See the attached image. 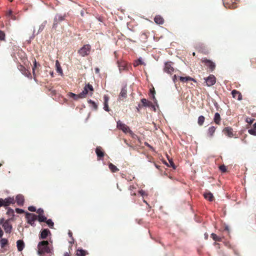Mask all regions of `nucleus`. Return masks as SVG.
<instances>
[{
    "instance_id": "58836bf2",
    "label": "nucleus",
    "mask_w": 256,
    "mask_h": 256,
    "mask_svg": "<svg viewBox=\"0 0 256 256\" xmlns=\"http://www.w3.org/2000/svg\"><path fill=\"white\" fill-rule=\"evenodd\" d=\"M46 222L50 228H52L54 227V223L52 222L51 219H46Z\"/></svg>"
},
{
    "instance_id": "a19ab883",
    "label": "nucleus",
    "mask_w": 256,
    "mask_h": 256,
    "mask_svg": "<svg viewBox=\"0 0 256 256\" xmlns=\"http://www.w3.org/2000/svg\"><path fill=\"white\" fill-rule=\"evenodd\" d=\"M6 214L9 216H13L14 214V211L12 209L8 208V211Z\"/></svg>"
},
{
    "instance_id": "f8f14e48",
    "label": "nucleus",
    "mask_w": 256,
    "mask_h": 256,
    "mask_svg": "<svg viewBox=\"0 0 256 256\" xmlns=\"http://www.w3.org/2000/svg\"><path fill=\"white\" fill-rule=\"evenodd\" d=\"M2 206H8L10 204H14V200L13 198H8L5 199H2Z\"/></svg>"
},
{
    "instance_id": "20e7f679",
    "label": "nucleus",
    "mask_w": 256,
    "mask_h": 256,
    "mask_svg": "<svg viewBox=\"0 0 256 256\" xmlns=\"http://www.w3.org/2000/svg\"><path fill=\"white\" fill-rule=\"evenodd\" d=\"M26 218L27 220L28 223L30 224L32 226H36L34 222L38 218V216L36 214L30 212H26Z\"/></svg>"
},
{
    "instance_id": "0eeeda50",
    "label": "nucleus",
    "mask_w": 256,
    "mask_h": 256,
    "mask_svg": "<svg viewBox=\"0 0 256 256\" xmlns=\"http://www.w3.org/2000/svg\"><path fill=\"white\" fill-rule=\"evenodd\" d=\"M66 17V14H64L63 16L60 14H56L54 18L52 28H56L58 24L60 22L64 20Z\"/></svg>"
},
{
    "instance_id": "ddd939ff",
    "label": "nucleus",
    "mask_w": 256,
    "mask_h": 256,
    "mask_svg": "<svg viewBox=\"0 0 256 256\" xmlns=\"http://www.w3.org/2000/svg\"><path fill=\"white\" fill-rule=\"evenodd\" d=\"M141 102L142 104V106L145 107H152L154 111H156V108L154 104H152V103L149 101H148L146 98H142L141 100Z\"/></svg>"
},
{
    "instance_id": "a18cd8bd",
    "label": "nucleus",
    "mask_w": 256,
    "mask_h": 256,
    "mask_svg": "<svg viewBox=\"0 0 256 256\" xmlns=\"http://www.w3.org/2000/svg\"><path fill=\"white\" fill-rule=\"evenodd\" d=\"M28 210L29 211L32 212H34L36 211V207H34V206H28Z\"/></svg>"
},
{
    "instance_id": "e2e57ef3",
    "label": "nucleus",
    "mask_w": 256,
    "mask_h": 256,
    "mask_svg": "<svg viewBox=\"0 0 256 256\" xmlns=\"http://www.w3.org/2000/svg\"><path fill=\"white\" fill-rule=\"evenodd\" d=\"M208 238V234L207 233H205V234H204V238H205L206 239H207V238Z\"/></svg>"
},
{
    "instance_id": "6e6552de",
    "label": "nucleus",
    "mask_w": 256,
    "mask_h": 256,
    "mask_svg": "<svg viewBox=\"0 0 256 256\" xmlns=\"http://www.w3.org/2000/svg\"><path fill=\"white\" fill-rule=\"evenodd\" d=\"M204 80L206 82L208 86H210L214 85L216 82V78L212 75L210 74L208 76L204 78Z\"/></svg>"
},
{
    "instance_id": "bb28decb",
    "label": "nucleus",
    "mask_w": 256,
    "mask_h": 256,
    "mask_svg": "<svg viewBox=\"0 0 256 256\" xmlns=\"http://www.w3.org/2000/svg\"><path fill=\"white\" fill-rule=\"evenodd\" d=\"M248 132L251 135L256 136V122L253 124V128L248 130Z\"/></svg>"
},
{
    "instance_id": "de8ad7c7",
    "label": "nucleus",
    "mask_w": 256,
    "mask_h": 256,
    "mask_svg": "<svg viewBox=\"0 0 256 256\" xmlns=\"http://www.w3.org/2000/svg\"><path fill=\"white\" fill-rule=\"evenodd\" d=\"M16 212L18 214H22L23 212H24V210H23L18 208H16Z\"/></svg>"
},
{
    "instance_id": "79ce46f5",
    "label": "nucleus",
    "mask_w": 256,
    "mask_h": 256,
    "mask_svg": "<svg viewBox=\"0 0 256 256\" xmlns=\"http://www.w3.org/2000/svg\"><path fill=\"white\" fill-rule=\"evenodd\" d=\"M150 92L152 93V98L154 101V102L156 104L157 102H156V100L154 96L155 91H154V89L153 90H150Z\"/></svg>"
},
{
    "instance_id": "4c0bfd02",
    "label": "nucleus",
    "mask_w": 256,
    "mask_h": 256,
    "mask_svg": "<svg viewBox=\"0 0 256 256\" xmlns=\"http://www.w3.org/2000/svg\"><path fill=\"white\" fill-rule=\"evenodd\" d=\"M211 236L212 239L215 241L220 242L221 240V238L218 236L217 235L214 233H212L211 234Z\"/></svg>"
},
{
    "instance_id": "3c124183",
    "label": "nucleus",
    "mask_w": 256,
    "mask_h": 256,
    "mask_svg": "<svg viewBox=\"0 0 256 256\" xmlns=\"http://www.w3.org/2000/svg\"><path fill=\"white\" fill-rule=\"evenodd\" d=\"M68 96L69 98H73V97L74 96H75V94L74 93H72V92H69L68 94Z\"/></svg>"
},
{
    "instance_id": "1a4fd4ad",
    "label": "nucleus",
    "mask_w": 256,
    "mask_h": 256,
    "mask_svg": "<svg viewBox=\"0 0 256 256\" xmlns=\"http://www.w3.org/2000/svg\"><path fill=\"white\" fill-rule=\"evenodd\" d=\"M88 90L90 92L94 91L93 86L90 84H86L84 88V90L80 93L82 98L86 97V94L88 92Z\"/></svg>"
},
{
    "instance_id": "c756f323",
    "label": "nucleus",
    "mask_w": 256,
    "mask_h": 256,
    "mask_svg": "<svg viewBox=\"0 0 256 256\" xmlns=\"http://www.w3.org/2000/svg\"><path fill=\"white\" fill-rule=\"evenodd\" d=\"M139 64L146 65V64L144 62L142 58H140L137 60H136L134 64V66H137Z\"/></svg>"
},
{
    "instance_id": "49530a36",
    "label": "nucleus",
    "mask_w": 256,
    "mask_h": 256,
    "mask_svg": "<svg viewBox=\"0 0 256 256\" xmlns=\"http://www.w3.org/2000/svg\"><path fill=\"white\" fill-rule=\"evenodd\" d=\"M254 120V119H251L249 118H246V122L250 124H252Z\"/></svg>"
},
{
    "instance_id": "9b49d317",
    "label": "nucleus",
    "mask_w": 256,
    "mask_h": 256,
    "mask_svg": "<svg viewBox=\"0 0 256 256\" xmlns=\"http://www.w3.org/2000/svg\"><path fill=\"white\" fill-rule=\"evenodd\" d=\"M127 96V87L126 86H123L121 90L120 94L118 100L120 101L122 100V98H126Z\"/></svg>"
},
{
    "instance_id": "5701e85b",
    "label": "nucleus",
    "mask_w": 256,
    "mask_h": 256,
    "mask_svg": "<svg viewBox=\"0 0 256 256\" xmlns=\"http://www.w3.org/2000/svg\"><path fill=\"white\" fill-rule=\"evenodd\" d=\"M203 195L206 199L210 201H212L214 196L211 192L208 191V192L204 193Z\"/></svg>"
},
{
    "instance_id": "e433bc0d",
    "label": "nucleus",
    "mask_w": 256,
    "mask_h": 256,
    "mask_svg": "<svg viewBox=\"0 0 256 256\" xmlns=\"http://www.w3.org/2000/svg\"><path fill=\"white\" fill-rule=\"evenodd\" d=\"M86 252L83 250H78L76 252V256H85Z\"/></svg>"
},
{
    "instance_id": "473e14b6",
    "label": "nucleus",
    "mask_w": 256,
    "mask_h": 256,
    "mask_svg": "<svg viewBox=\"0 0 256 256\" xmlns=\"http://www.w3.org/2000/svg\"><path fill=\"white\" fill-rule=\"evenodd\" d=\"M47 24V21L44 20L42 24L40 26L38 30V34L42 32L44 29V27L46 26V24Z\"/></svg>"
},
{
    "instance_id": "4d7b16f0",
    "label": "nucleus",
    "mask_w": 256,
    "mask_h": 256,
    "mask_svg": "<svg viewBox=\"0 0 256 256\" xmlns=\"http://www.w3.org/2000/svg\"><path fill=\"white\" fill-rule=\"evenodd\" d=\"M4 232L1 228H0V238H2L3 236Z\"/></svg>"
},
{
    "instance_id": "6ab92c4d",
    "label": "nucleus",
    "mask_w": 256,
    "mask_h": 256,
    "mask_svg": "<svg viewBox=\"0 0 256 256\" xmlns=\"http://www.w3.org/2000/svg\"><path fill=\"white\" fill-rule=\"evenodd\" d=\"M16 246L18 251H22L24 248V241L22 240H18L16 242Z\"/></svg>"
},
{
    "instance_id": "a211bd4d",
    "label": "nucleus",
    "mask_w": 256,
    "mask_h": 256,
    "mask_svg": "<svg viewBox=\"0 0 256 256\" xmlns=\"http://www.w3.org/2000/svg\"><path fill=\"white\" fill-rule=\"evenodd\" d=\"M232 130L231 128L230 127H226L225 128L223 132H224V134L227 135L229 137H232L234 136L233 132H232Z\"/></svg>"
},
{
    "instance_id": "c85d7f7f",
    "label": "nucleus",
    "mask_w": 256,
    "mask_h": 256,
    "mask_svg": "<svg viewBox=\"0 0 256 256\" xmlns=\"http://www.w3.org/2000/svg\"><path fill=\"white\" fill-rule=\"evenodd\" d=\"M88 103L90 104V106L94 110H98V104L93 100H88Z\"/></svg>"
},
{
    "instance_id": "603ef678",
    "label": "nucleus",
    "mask_w": 256,
    "mask_h": 256,
    "mask_svg": "<svg viewBox=\"0 0 256 256\" xmlns=\"http://www.w3.org/2000/svg\"><path fill=\"white\" fill-rule=\"evenodd\" d=\"M12 12L11 10H10L6 14L7 16L10 18L12 16Z\"/></svg>"
},
{
    "instance_id": "2f4dec72",
    "label": "nucleus",
    "mask_w": 256,
    "mask_h": 256,
    "mask_svg": "<svg viewBox=\"0 0 256 256\" xmlns=\"http://www.w3.org/2000/svg\"><path fill=\"white\" fill-rule=\"evenodd\" d=\"M214 120L216 124H219L220 120V116L219 113L216 112L214 114Z\"/></svg>"
},
{
    "instance_id": "f3484780",
    "label": "nucleus",
    "mask_w": 256,
    "mask_h": 256,
    "mask_svg": "<svg viewBox=\"0 0 256 256\" xmlns=\"http://www.w3.org/2000/svg\"><path fill=\"white\" fill-rule=\"evenodd\" d=\"M118 66L119 68L120 72H121L122 70H124L126 67V63L124 61H118Z\"/></svg>"
},
{
    "instance_id": "7ed1b4c3",
    "label": "nucleus",
    "mask_w": 256,
    "mask_h": 256,
    "mask_svg": "<svg viewBox=\"0 0 256 256\" xmlns=\"http://www.w3.org/2000/svg\"><path fill=\"white\" fill-rule=\"evenodd\" d=\"M10 219H8L4 220V218H2L0 220V224L2 226V227L6 233L10 234L12 230V226L10 224Z\"/></svg>"
},
{
    "instance_id": "9d476101",
    "label": "nucleus",
    "mask_w": 256,
    "mask_h": 256,
    "mask_svg": "<svg viewBox=\"0 0 256 256\" xmlns=\"http://www.w3.org/2000/svg\"><path fill=\"white\" fill-rule=\"evenodd\" d=\"M202 62L204 63L206 65L212 72L216 68L215 63L210 60L204 58L202 60Z\"/></svg>"
},
{
    "instance_id": "4468645a",
    "label": "nucleus",
    "mask_w": 256,
    "mask_h": 256,
    "mask_svg": "<svg viewBox=\"0 0 256 256\" xmlns=\"http://www.w3.org/2000/svg\"><path fill=\"white\" fill-rule=\"evenodd\" d=\"M24 196L22 194H18L16 196V202L18 206H22L24 204Z\"/></svg>"
},
{
    "instance_id": "bf43d9fd",
    "label": "nucleus",
    "mask_w": 256,
    "mask_h": 256,
    "mask_svg": "<svg viewBox=\"0 0 256 256\" xmlns=\"http://www.w3.org/2000/svg\"><path fill=\"white\" fill-rule=\"evenodd\" d=\"M224 230L227 231H229V227L228 225H226V224L225 225Z\"/></svg>"
},
{
    "instance_id": "7c9ffc66",
    "label": "nucleus",
    "mask_w": 256,
    "mask_h": 256,
    "mask_svg": "<svg viewBox=\"0 0 256 256\" xmlns=\"http://www.w3.org/2000/svg\"><path fill=\"white\" fill-rule=\"evenodd\" d=\"M109 168L112 172H116L119 170L118 168L112 163H110L108 165Z\"/></svg>"
},
{
    "instance_id": "423d86ee",
    "label": "nucleus",
    "mask_w": 256,
    "mask_h": 256,
    "mask_svg": "<svg viewBox=\"0 0 256 256\" xmlns=\"http://www.w3.org/2000/svg\"><path fill=\"white\" fill-rule=\"evenodd\" d=\"M90 46L89 44L84 45L79 50V54L82 56H88L90 52Z\"/></svg>"
},
{
    "instance_id": "f257e3e1",
    "label": "nucleus",
    "mask_w": 256,
    "mask_h": 256,
    "mask_svg": "<svg viewBox=\"0 0 256 256\" xmlns=\"http://www.w3.org/2000/svg\"><path fill=\"white\" fill-rule=\"evenodd\" d=\"M38 253L40 255L45 253H50L52 252V249L49 246V243L47 240L40 242L38 245Z\"/></svg>"
},
{
    "instance_id": "393cba45",
    "label": "nucleus",
    "mask_w": 256,
    "mask_h": 256,
    "mask_svg": "<svg viewBox=\"0 0 256 256\" xmlns=\"http://www.w3.org/2000/svg\"><path fill=\"white\" fill-rule=\"evenodd\" d=\"M21 68V71L22 72V74L25 76H26L28 78H30L31 77V74L30 72L28 71L27 70H26L24 67H23L22 66H20Z\"/></svg>"
},
{
    "instance_id": "4be33fe9",
    "label": "nucleus",
    "mask_w": 256,
    "mask_h": 256,
    "mask_svg": "<svg viewBox=\"0 0 256 256\" xmlns=\"http://www.w3.org/2000/svg\"><path fill=\"white\" fill-rule=\"evenodd\" d=\"M154 22L158 24H162L164 22V18L160 15L156 16L154 18Z\"/></svg>"
},
{
    "instance_id": "412c9836",
    "label": "nucleus",
    "mask_w": 256,
    "mask_h": 256,
    "mask_svg": "<svg viewBox=\"0 0 256 256\" xmlns=\"http://www.w3.org/2000/svg\"><path fill=\"white\" fill-rule=\"evenodd\" d=\"M180 80L182 82H188V81H194V82H196L193 78L189 76H180Z\"/></svg>"
},
{
    "instance_id": "ea45409f",
    "label": "nucleus",
    "mask_w": 256,
    "mask_h": 256,
    "mask_svg": "<svg viewBox=\"0 0 256 256\" xmlns=\"http://www.w3.org/2000/svg\"><path fill=\"white\" fill-rule=\"evenodd\" d=\"M5 40V34L4 32L0 30V40Z\"/></svg>"
},
{
    "instance_id": "c03bdc74",
    "label": "nucleus",
    "mask_w": 256,
    "mask_h": 256,
    "mask_svg": "<svg viewBox=\"0 0 256 256\" xmlns=\"http://www.w3.org/2000/svg\"><path fill=\"white\" fill-rule=\"evenodd\" d=\"M79 98H82V96H81V94H80V93L78 94H75V96H74L73 97V99H74V100H78Z\"/></svg>"
},
{
    "instance_id": "338daca9",
    "label": "nucleus",
    "mask_w": 256,
    "mask_h": 256,
    "mask_svg": "<svg viewBox=\"0 0 256 256\" xmlns=\"http://www.w3.org/2000/svg\"><path fill=\"white\" fill-rule=\"evenodd\" d=\"M64 256H70V255L68 252H66L64 253Z\"/></svg>"
},
{
    "instance_id": "dca6fc26",
    "label": "nucleus",
    "mask_w": 256,
    "mask_h": 256,
    "mask_svg": "<svg viewBox=\"0 0 256 256\" xmlns=\"http://www.w3.org/2000/svg\"><path fill=\"white\" fill-rule=\"evenodd\" d=\"M232 94L234 98H237L238 100H240L242 99V94L236 90H232Z\"/></svg>"
},
{
    "instance_id": "864d4df0",
    "label": "nucleus",
    "mask_w": 256,
    "mask_h": 256,
    "mask_svg": "<svg viewBox=\"0 0 256 256\" xmlns=\"http://www.w3.org/2000/svg\"><path fill=\"white\" fill-rule=\"evenodd\" d=\"M36 60H34V66L32 68V71H33L34 74V70H35V68L36 67Z\"/></svg>"
},
{
    "instance_id": "0e129e2a",
    "label": "nucleus",
    "mask_w": 256,
    "mask_h": 256,
    "mask_svg": "<svg viewBox=\"0 0 256 256\" xmlns=\"http://www.w3.org/2000/svg\"><path fill=\"white\" fill-rule=\"evenodd\" d=\"M124 142L125 144H126V145H128V146H130V145L128 143V142H127V141H126V140H124Z\"/></svg>"
},
{
    "instance_id": "13d9d810",
    "label": "nucleus",
    "mask_w": 256,
    "mask_h": 256,
    "mask_svg": "<svg viewBox=\"0 0 256 256\" xmlns=\"http://www.w3.org/2000/svg\"><path fill=\"white\" fill-rule=\"evenodd\" d=\"M95 72L96 74H98L100 72V69L98 68H95Z\"/></svg>"
},
{
    "instance_id": "69168bd1",
    "label": "nucleus",
    "mask_w": 256,
    "mask_h": 256,
    "mask_svg": "<svg viewBox=\"0 0 256 256\" xmlns=\"http://www.w3.org/2000/svg\"><path fill=\"white\" fill-rule=\"evenodd\" d=\"M68 236L70 237H72V232L70 231L68 232Z\"/></svg>"
},
{
    "instance_id": "8fccbe9b",
    "label": "nucleus",
    "mask_w": 256,
    "mask_h": 256,
    "mask_svg": "<svg viewBox=\"0 0 256 256\" xmlns=\"http://www.w3.org/2000/svg\"><path fill=\"white\" fill-rule=\"evenodd\" d=\"M169 162H170V166L174 168V169H176V166H174V162L172 161V160H169Z\"/></svg>"
},
{
    "instance_id": "2eb2a0df",
    "label": "nucleus",
    "mask_w": 256,
    "mask_h": 256,
    "mask_svg": "<svg viewBox=\"0 0 256 256\" xmlns=\"http://www.w3.org/2000/svg\"><path fill=\"white\" fill-rule=\"evenodd\" d=\"M50 232L48 229H44L41 232L40 236V239H45L46 238L48 234H50Z\"/></svg>"
},
{
    "instance_id": "72a5a7b5",
    "label": "nucleus",
    "mask_w": 256,
    "mask_h": 256,
    "mask_svg": "<svg viewBox=\"0 0 256 256\" xmlns=\"http://www.w3.org/2000/svg\"><path fill=\"white\" fill-rule=\"evenodd\" d=\"M204 120H205V118L203 116H200L198 118V124L200 126H202V125H203L204 122Z\"/></svg>"
},
{
    "instance_id": "39448f33",
    "label": "nucleus",
    "mask_w": 256,
    "mask_h": 256,
    "mask_svg": "<svg viewBox=\"0 0 256 256\" xmlns=\"http://www.w3.org/2000/svg\"><path fill=\"white\" fill-rule=\"evenodd\" d=\"M174 63L168 62L165 63L164 70L168 74H172L174 70Z\"/></svg>"
},
{
    "instance_id": "c9c22d12",
    "label": "nucleus",
    "mask_w": 256,
    "mask_h": 256,
    "mask_svg": "<svg viewBox=\"0 0 256 256\" xmlns=\"http://www.w3.org/2000/svg\"><path fill=\"white\" fill-rule=\"evenodd\" d=\"M8 241L6 238H2L0 240V246L2 248H4V246L8 244Z\"/></svg>"
},
{
    "instance_id": "a878e982",
    "label": "nucleus",
    "mask_w": 256,
    "mask_h": 256,
    "mask_svg": "<svg viewBox=\"0 0 256 256\" xmlns=\"http://www.w3.org/2000/svg\"><path fill=\"white\" fill-rule=\"evenodd\" d=\"M56 66L57 72L59 73L60 75H62L63 74L62 70L58 60H56Z\"/></svg>"
},
{
    "instance_id": "f03ea898",
    "label": "nucleus",
    "mask_w": 256,
    "mask_h": 256,
    "mask_svg": "<svg viewBox=\"0 0 256 256\" xmlns=\"http://www.w3.org/2000/svg\"><path fill=\"white\" fill-rule=\"evenodd\" d=\"M117 128L126 134L129 133L132 137L134 138V134L130 130V128L126 124H123L121 121L118 120L117 122Z\"/></svg>"
},
{
    "instance_id": "774afa93",
    "label": "nucleus",
    "mask_w": 256,
    "mask_h": 256,
    "mask_svg": "<svg viewBox=\"0 0 256 256\" xmlns=\"http://www.w3.org/2000/svg\"><path fill=\"white\" fill-rule=\"evenodd\" d=\"M141 107V104H138V107L137 108V110H138V111L139 110V108Z\"/></svg>"
},
{
    "instance_id": "b1692460",
    "label": "nucleus",
    "mask_w": 256,
    "mask_h": 256,
    "mask_svg": "<svg viewBox=\"0 0 256 256\" xmlns=\"http://www.w3.org/2000/svg\"><path fill=\"white\" fill-rule=\"evenodd\" d=\"M96 152L98 158H102L104 156V152L102 150V148L100 146H98L96 148Z\"/></svg>"
},
{
    "instance_id": "5fc2aeb1",
    "label": "nucleus",
    "mask_w": 256,
    "mask_h": 256,
    "mask_svg": "<svg viewBox=\"0 0 256 256\" xmlns=\"http://www.w3.org/2000/svg\"><path fill=\"white\" fill-rule=\"evenodd\" d=\"M139 193L140 194L141 196H144L145 195V192L143 190H140L139 191Z\"/></svg>"
},
{
    "instance_id": "680f3d73",
    "label": "nucleus",
    "mask_w": 256,
    "mask_h": 256,
    "mask_svg": "<svg viewBox=\"0 0 256 256\" xmlns=\"http://www.w3.org/2000/svg\"><path fill=\"white\" fill-rule=\"evenodd\" d=\"M2 198H0V207L2 206Z\"/></svg>"
},
{
    "instance_id": "09e8293b",
    "label": "nucleus",
    "mask_w": 256,
    "mask_h": 256,
    "mask_svg": "<svg viewBox=\"0 0 256 256\" xmlns=\"http://www.w3.org/2000/svg\"><path fill=\"white\" fill-rule=\"evenodd\" d=\"M36 212L39 214H42L44 213V210L42 208H40L37 210Z\"/></svg>"
},
{
    "instance_id": "cd10ccee",
    "label": "nucleus",
    "mask_w": 256,
    "mask_h": 256,
    "mask_svg": "<svg viewBox=\"0 0 256 256\" xmlns=\"http://www.w3.org/2000/svg\"><path fill=\"white\" fill-rule=\"evenodd\" d=\"M216 128L214 126H210L208 129V134L210 136L212 137L216 131Z\"/></svg>"
},
{
    "instance_id": "6e6d98bb",
    "label": "nucleus",
    "mask_w": 256,
    "mask_h": 256,
    "mask_svg": "<svg viewBox=\"0 0 256 256\" xmlns=\"http://www.w3.org/2000/svg\"><path fill=\"white\" fill-rule=\"evenodd\" d=\"M10 18L12 20H16V16L14 15L13 14H12V16L10 17Z\"/></svg>"
},
{
    "instance_id": "aec40b11",
    "label": "nucleus",
    "mask_w": 256,
    "mask_h": 256,
    "mask_svg": "<svg viewBox=\"0 0 256 256\" xmlns=\"http://www.w3.org/2000/svg\"><path fill=\"white\" fill-rule=\"evenodd\" d=\"M104 109L106 112H109L110 110H109L108 106V102L109 100V98L108 96L104 95Z\"/></svg>"
},
{
    "instance_id": "f704fd0d",
    "label": "nucleus",
    "mask_w": 256,
    "mask_h": 256,
    "mask_svg": "<svg viewBox=\"0 0 256 256\" xmlns=\"http://www.w3.org/2000/svg\"><path fill=\"white\" fill-rule=\"evenodd\" d=\"M46 218L43 214H38V216L37 220H38L40 222H46Z\"/></svg>"
},
{
    "instance_id": "37998d69",
    "label": "nucleus",
    "mask_w": 256,
    "mask_h": 256,
    "mask_svg": "<svg viewBox=\"0 0 256 256\" xmlns=\"http://www.w3.org/2000/svg\"><path fill=\"white\" fill-rule=\"evenodd\" d=\"M219 169L222 171V172H226V166L224 165H220L219 166Z\"/></svg>"
},
{
    "instance_id": "052dcab7",
    "label": "nucleus",
    "mask_w": 256,
    "mask_h": 256,
    "mask_svg": "<svg viewBox=\"0 0 256 256\" xmlns=\"http://www.w3.org/2000/svg\"><path fill=\"white\" fill-rule=\"evenodd\" d=\"M176 74H174L172 78V80H173V82H174V83H175V82H176Z\"/></svg>"
}]
</instances>
